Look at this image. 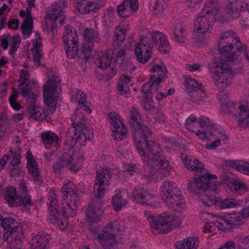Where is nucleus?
Masks as SVG:
<instances>
[{
    "label": "nucleus",
    "instance_id": "5fc2aeb1",
    "mask_svg": "<svg viewBox=\"0 0 249 249\" xmlns=\"http://www.w3.org/2000/svg\"><path fill=\"white\" fill-rule=\"evenodd\" d=\"M230 188L231 191L239 194H243L248 191L247 187L240 182L231 183Z\"/></svg>",
    "mask_w": 249,
    "mask_h": 249
},
{
    "label": "nucleus",
    "instance_id": "423d86ee",
    "mask_svg": "<svg viewBox=\"0 0 249 249\" xmlns=\"http://www.w3.org/2000/svg\"><path fill=\"white\" fill-rule=\"evenodd\" d=\"M160 196L165 205L174 210L177 211L178 208H183L185 206L181 191L172 181L163 183L160 188Z\"/></svg>",
    "mask_w": 249,
    "mask_h": 249
},
{
    "label": "nucleus",
    "instance_id": "5701e85b",
    "mask_svg": "<svg viewBox=\"0 0 249 249\" xmlns=\"http://www.w3.org/2000/svg\"><path fill=\"white\" fill-rule=\"evenodd\" d=\"M112 54V51L111 50H108L99 53L94 61L96 67L103 70L108 68L111 64Z\"/></svg>",
    "mask_w": 249,
    "mask_h": 249
},
{
    "label": "nucleus",
    "instance_id": "052dcab7",
    "mask_svg": "<svg viewBox=\"0 0 249 249\" xmlns=\"http://www.w3.org/2000/svg\"><path fill=\"white\" fill-rule=\"evenodd\" d=\"M18 236V237H14L13 236H11L9 238H11L9 244V246L7 249H20L21 246V241L19 239L21 236Z\"/></svg>",
    "mask_w": 249,
    "mask_h": 249
},
{
    "label": "nucleus",
    "instance_id": "4d7b16f0",
    "mask_svg": "<svg viewBox=\"0 0 249 249\" xmlns=\"http://www.w3.org/2000/svg\"><path fill=\"white\" fill-rule=\"evenodd\" d=\"M165 10L163 0H156L153 5V12L156 16L162 14Z\"/></svg>",
    "mask_w": 249,
    "mask_h": 249
},
{
    "label": "nucleus",
    "instance_id": "4be33fe9",
    "mask_svg": "<svg viewBox=\"0 0 249 249\" xmlns=\"http://www.w3.org/2000/svg\"><path fill=\"white\" fill-rule=\"evenodd\" d=\"M41 142L46 148H57L59 146L61 141L58 136L51 131L43 132L40 135Z\"/></svg>",
    "mask_w": 249,
    "mask_h": 249
},
{
    "label": "nucleus",
    "instance_id": "0eeeda50",
    "mask_svg": "<svg viewBox=\"0 0 249 249\" xmlns=\"http://www.w3.org/2000/svg\"><path fill=\"white\" fill-rule=\"evenodd\" d=\"M49 79L44 86L43 98L47 108L52 113L55 110L56 105L61 95L59 80Z\"/></svg>",
    "mask_w": 249,
    "mask_h": 249
},
{
    "label": "nucleus",
    "instance_id": "338daca9",
    "mask_svg": "<svg viewBox=\"0 0 249 249\" xmlns=\"http://www.w3.org/2000/svg\"><path fill=\"white\" fill-rule=\"evenodd\" d=\"M247 247H249V235L247 236L240 237L237 243L238 249H246Z\"/></svg>",
    "mask_w": 249,
    "mask_h": 249
},
{
    "label": "nucleus",
    "instance_id": "dca6fc26",
    "mask_svg": "<svg viewBox=\"0 0 249 249\" xmlns=\"http://www.w3.org/2000/svg\"><path fill=\"white\" fill-rule=\"evenodd\" d=\"M229 2L225 10L231 18H236L244 12L249 14V5L243 0H229Z\"/></svg>",
    "mask_w": 249,
    "mask_h": 249
},
{
    "label": "nucleus",
    "instance_id": "37998d69",
    "mask_svg": "<svg viewBox=\"0 0 249 249\" xmlns=\"http://www.w3.org/2000/svg\"><path fill=\"white\" fill-rule=\"evenodd\" d=\"M18 89L23 97H26L29 96L31 90L29 79H20Z\"/></svg>",
    "mask_w": 249,
    "mask_h": 249
},
{
    "label": "nucleus",
    "instance_id": "2eb2a0df",
    "mask_svg": "<svg viewBox=\"0 0 249 249\" xmlns=\"http://www.w3.org/2000/svg\"><path fill=\"white\" fill-rule=\"evenodd\" d=\"M77 191V187L71 181L64 184L61 188L63 199L67 200L68 206L73 211H77L78 209Z\"/></svg>",
    "mask_w": 249,
    "mask_h": 249
},
{
    "label": "nucleus",
    "instance_id": "c03bdc74",
    "mask_svg": "<svg viewBox=\"0 0 249 249\" xmlns=\"http://www.w3.org/2000/svg\"><path fill=\"white\" fill-rule=\"evenodd\" d=\"M122 196L119 194L114 195L112 198V203L113 208L117 211H120L127 203L126 199L122 200Z\"/></svg>",
    "mask_w": 249,
    "mask_h": 249
},
{
    "label": "nucleus",
    "instance_id": "e2e57ef3",
    "mask_svg": "<svg viewBox=\"0 0 249 249\" xmlns=\"http://www.w3.org/2000/svg\"><path fill=\"white\" fill-rule=\"evenodd\" d=\"M18 94V92L14 90L12 95L10 97L9 99L11 106L16 110H18L20 108L19 103L17 101Z\"/></svg>",
    "mask_w": 249,
    "mask_h": 249
},
{
    "label": "nucleus",
    "instance_id": "6e6d98bb",
    "mask_svg": "<svg viewBox=\"0 0 249 249\" xmlns=\"http://www.w3.org/2000/svg\"><path fill=\"white\" fill-rule=\"evenodd\" d=\"M20 41L21 38L19 35L12 37L11 45L9 50V53L11 55H13L19 47Z\"/></svg>",
    "mask_w": 249,
    "mask_h": 249
},
{
    "label": "nucleus",
    "instance_id": "72a5a7b5",
    "mask_svg": "<svg viewBox=\"0 0 249 249\" xmlns=\"http://www.w3.org/2000/svg\"><path fill=\"white\" fill-rule=\"evenodd\" d=\"M16 194L15 187L13 186L7 187L5 198L10 205L17 206L19 203L20 196Z\"/></svg>",
    "mask_w": 249,
    "mask_h": 249
},
{
    "label": "nucleus",
    "instance_id": "9d476101",
    "mask_svg": "<svg viewBox=\"0 0 249 249\" xmlns=\"http://www.w3.org/2000/svg\"><path fill=\"white\" fill-rule=\"evenodd\" d=\"M181 222L180 217L174 214L163 213L157 216V231L161 233L168 232L178 227Z\"/></svg>",
    "mask_w": 249,
    "mask_h": 249
},
{
    "label": "nucleus",
    "instance_id": "20e7f679",
    "mask_svg": "<svg viewBox=\"0 0 249 249\" xmlns=\"http://www.w3.org/2000/svg\"><path fill=\"white\" fill-rule=\"evenodd\" d=\"M217 178L216 175L209 173L196 176L194 179L189 181L188 190L196 195L199 201L204 205L210 207L216 201L214 194L219 183L212 180Z\"/></svg>",
    "mask_w": 249,
    "mask_h": 249
},
{
    "label": "nucleus",
    "instance_id": "aec40b11",
    "mask_svg": "<svg viewBox=\"0 0 249 249\" xmlns=\"http://www.w3.org/2000/svg\"><path fill=\"white\" fill-rule=\"evenodd\" d=\"M102 213L101 203L100 200H92L86 210V214L89 221L96 222L99 220Z\"/></svg>",
    "mask_w": 249,
    "mask_h": 249
},
{
    "label": "nucleus",
    "instance_id": "0e129e2a",
    "mask_svg": "<svg viewBox=\"0 0 249 249\" xmlns=\"http://www.w3.org/2000/svg\"><path fill=\"white\" fill-rule=\"evenodd\" d=\"M117 10L118 15L122 18H126L133 13L130 11L129 8L126 7L122 3L118 6Z\"/></svg>",
    "mask_w": 249,
    "mask_h": 249
},
{
    "label": "nucleus",
    "instance_id": "ddd939ff",
    "mask_svg": "<svg viewBox=\"0 0 249 249\" xmlns=\"http://www.w3.org/2000/svg\"><path fill=\"white\" fill-rule=\"evenodd\" d=\"M0 225L4 233V239H8L12 236L18 237L23 235L21 224L10 217L2 218Z\"/></svg>",
    "mask_w": 249,
    "mask_h": 249
},
{
    "label": "nucleus",
    "instance_id": "1a4fd4ad",
    "mask_svg": "<svg viewBox=\"0 0 249 249\" xmlns=\"http://www.w3.org/2000/svg\"><path fill=\"white\" fill-rule=\"evenodd\" d=\"M196 118L192 115L188 118L185 125L186 128L191 130L201 139L208 138L209 132L208 127L210 126V120L207 117L201 116L199 121H196Z\"/></svg>",
    "mask_w": 249,
    "mask_h": 249
},
{
    "label": "nucleus",
    "instance_id": "a878e982",
    "mask_svg": "<svg viewBox=\"0 0 249 249\" xmlns=\"http://www.w3.org/2000/svg\"><path fill=\"white\" fill-rule=\"evenodd\" d=\"M96 0L93 1H82L79 3V12L82 14H88L90 11L97 12L103 7L101 4L97 3Z\"/></svg>",
    "mask_w": 249,
    "mask_h": 249
},
{
    "label": "nucleus",
    "instance_id": "4468645a",
    "mask_svg": "<svg viewBox=\"0 0 249 249\" xmlns=\"http://www.w3.org/2000/svg\"><path fill=\"white\" fill-rule=\"evenodd\" d=\"M116 222L108 224L106 227L110 230V232L104 230L103 232L98 235V239L104 249H113L116 244L115 233L120 231V229L116 224Z\"/></svg>",
    "mask_w": 249,
    "mask_h": 249
},
{
    "label": "nucleus",
    "instance_id": "4c0bfd02",
    "mask_svg": "<svg viewBox=\"0 0 249 249\" xmlns=\"http://www.w3.org/2000/svg\"><path fill=\"white\" fill-rule=\"evenodd\" d=\"M10 157L11 158V164L13 166L19 164L21 153L19 142L18 141H16L15 143L13 144L10 150Z\"/></svg>",
    "mask_w": 249,
    "mask_h": 249
},
{
    "label": "nucleus",
    "instance_id": "6ab92c4d",
    "mask_svg": "<svg viewBox=\"0 0 249 249\" xmlns=\"http://www.w3.org/2000/svg\"><path fill=\"white\" fill-rule=\"evenodd\" d=\"M83 119L79 122V141L81 146L86 145L87 140H91L93 137L92 130L90 125L86 123L85 116H82Z\"/></svg>",
    "mask_w": 249,
    "mask_h": 249
},
{
    "label": "nucleus",
    "instance_id": "f03ea898",
    "mask_svg": "<svg viewBox=\"0 0 249 249\" xmlns=\"http://www.w3.org/2000/svg\"><path fill=\"white\" fill-rule=\"evenodd\" d=\"M218 50L221 58H214L209 64V72L213 76L218 77H232L237 71H233L227 64L238 62V53L244 52L245 58L249 61V56L241 44L239 39L231 31H226L221 34L219 39Z\"/></svg>",
    "mask_w": 249,
    "mask_h": 249
},
{
    "label": "nucleus",
    "instance_id": "cd10ccee",
    "mask_svg": "<svg viewBox=\"0 0 249 249\" xmlns=\"http://www.w3.org/2000/svg\"><path fill=\"white\" fill-rule=\"evenodd\" d=\"M26 11L27 13L26 18L21 24V29L23 34L29 36L33 32V20L30 8L27 7Z\"/></svg>",
    "mask_w": 249,
    "mask_h": 249
},
{
    "label": "nucleus",
    "instance_id": "f3484780",
    "mask_svg": "<svg viewBox=\"0 0 249 249\" xmlns=\"http://www.w3.org/2000/svg\"><path fill=\"white\" fill-rule=\"evenodd\" d=\"M74 155H71L65 154L60 157L57 161L54 163L53 168L55 173L60 172L63 167H66L69 170L74 173L77 171L76 159L74 158Z\"/></svg>",
    "mask_w": 249,
    "mask_h": 249
},
{
    "label": "nucleus",
    "instance_id": "69168bd1",
    "mask_svg": "<svg viewBox=\"0 0 249 249\" xmlns=\"http://www.w3.org/2000/svg\"><path fill=\"white\" fill-rule=\"evenodd\" d=\"M235 168L240 172L249 175V163L244 162H234Z\"/></svg>",
    "mask_w": 249,
    "mask_h": 249
},
{
    "label": "nucleus",
    "instance_id": "473e14b6",
    "mask_svg": "<svg viewBox=\"0 0 249 249\" xmlns=\"http://www.w3.org/2000/svg\"><path fill=\"white\" fill-rule=\"evenodd\" d=\"M87 98V95L79 89V110L84 111L89 114L92 112L90 108L92 104L88 101Z\"/></svg>",
    "mask_w": 249,
    "mask_h": 249
},
{
    "label": "nucleus",
    "instance_id": "a19ab883",
    "mask_svg": "<svg viewBox=\"0 0 249 249\" xmlns=\"http://www.w3.org/2000/svg\"><path fill=\"white\" fill-rule=\"evenodd\" d=\"M27 167L29 172L33 176L35 181L38 182H42V178L39 174L38 165L35 160H32L27 162Z\"/></svg>",
    "mask_w": 249,
    "mask_h": 249
},
{
    "label": "nucleus",
    "instance_id": "39448f33",
    "mask_svg": "<svg viewBox=\"0 0 249 249\" xmlns=\"http://www.w3.org/2000/svg\"><path fill=\"white\" fill-rule=\"evenodd\" d=\"M154 43L162 53H167L170 50L169 42L164 35L159 32L147 33L141 37L135 48L137 59L140 63L144 64L149 59Z\"/></svg>",
    "mask_w": 249,
    "mask_h": 249
},
{
    "label": "nucleus",
    "instance_id": "2f4dec72",
    "mask_svg": "<svg viewBox=\"0 0 249 249\" xmlns=\"http://www.w3.org/2000/svg\"><path fill=\"white\" fill-rule=\"evenodd\" d=\"M173 38L178 43H183L187 40V32L182 24L178 23L176 25Z\"/></svg>",
    "mask_w": 249,
    "mask_h": 249
},
{
    "label": "nucleus",
    "instance_id": "8fccbe9b",
    "mask_svg": "<svg viewBox=\"0 0 249 249\" xmlns=\"http://www.w3.org/2000/svg\"><path fill=\"white\" fill-rule=\"evenodd\" d=\"M210 127H208L209 132L208 138L210 136H214L216 137V140H219L222 137V135L224 134L225 131L223 130H220L216 128V126L210 123Z\"/></svg>",
    "mask_w": 249,
    "mask_h": 249
},
{
    "label": "nucleus",
    "instance_id": "c756f323",
    "mask_svg": "<svg viewBox=\"0 0 249 249\" xmlns=\"http://www.w3.org/2000/svg\"><path fill=\"white\" fill-rule=\"evenodd\" d=\"M240 110L238 124L241 127L249 126V109L248 106L240 105L237 107Z\"/></svg>",
    "mask_w": 249,
    "mask_h": 249
},
{
    "label": "nucleus",
    "instance_id": "bf43d9fd",
    "mask_svg": "<svg viewBox=\"0 0 249 249\" xmlns=\"http://www.w3.org/2000/svg\"><path fill=\"white\" fill-rule=\"evenodd\" d=\"M92 45L91 44H87L86 45L83 44V50L82 53L86 61L94 54L95 51L92 48Z\"/></svg>",
    "mask_w": 249,
    "mask_h": 249
},
{
    "label": "nucleus",
    "instance_id": "79ce46f5",
    "mask_svg": "<svg viewBox=\"0 0 249 249\" xmlns=\"http://www.w3.org/2000/svg\"><path fill=\"white\" fill-rule=\"evenodd\" d=\"M231 225L233 228V226L240 225L244 223V217L242 214L239 213H232L229 214L227 216Z\"/></svg>",
    "mask_w": 249,
    "mask_h": 249
},
{
    "label": "nucleus",
    "instance_id": "c85d7f7f",
    "mask_svg": "<svg viewBox=\"0 0 249 249\" xmlns=\"http://www.w3.org/2000/svg\"><path fill=\"white\" fill-rule=\"evenodd\" d=\"M82 35L84 37L83 43L84 45L87 44L92 45L94 42H98L100 40L98 32L93 29L86 28Z\"/></svg>",
    "mask_w": 249,
    "mask_h": 249
},
{
    "label": "nucleus",
    "instance_id": "774afa93",
    "mask_svg": "<svg viewBox=\"0 0 249 249\" xmlns=\"http://www.w3.org/2000/svg\"><path fill=\"white\" fill-rule=\"evenodd\" d=\"M245 203L246 206L242 211V215L244 218L249 217V197L245 200Z\"/></svg>",
    "mask_w": 249,
    "mask_h": 249
},
{
    "label": "nucleus",
    "instance_id": "680f3d73",
    "mask_svg": "<svg viewBox=\"0 0 249 249\" xmlns=\"http://www.w3.org/2000/svg\"><path fill=\"white\" fill-rule=\"evenodd\" d=\"M122 3L126 7L129 8L130 11L133 13L137 11L139 6L137 0H125Z\"/></svg>",
    "mask_w": 249,
    "mask_h": 249
},
{
    "label": "nucleus",
    "instance_id": "7c9ffc66",
    "mask_svg": "<svg viewBox=\"0 0 249 249\" xmlns=\"http://www.w3.org/2000/svg\"><path fill=\"white\" fill-rule=\"evenodd\" d=\"M162 79H150L144 83L142 88V91L145 94V98H148L149 94L152 92V90L156 91L159 88V84L162 82Z\"/></svg>",
    "mask_w": 249,
    "mask_h": 249
},
{
    "label": "nucleus",
    "instance_id": "ea45409f",
    "mask_svg": "<svg viewBox=\"0 0 249 249\" xmlns=\"http://www.w3.org/2000/svg\"><path fill=\"white\" fill-rule=\"evenodd\" d=\"M184 86L188 95L203 88V85L195 79H186Z\"/></svg>",
    "mask_w": 249,
    "mask_h": 249
},
{
    "label": "nucleus",
    "instance_id": "412c9836",
    "mask_svg": "<svg viewBox=\"0 0 249 249\" xmlns=\"http://www.w3.org/2000/svg\"><path fill=\"white\" fill-rule=\"evenodd\" d=\"M131 196L136 202L149 205H152V204L148 202L154 197L152 194L149 193L147 190H143L142 188H135L131 193Z\"/></svg>",
    "mask_w": 249,
    "mask_h": 249
},
{
    "label": "nucleus",
    "instance_id": "c9c22d12",
    "mask_svg": "<svg viewBox=\"0 0 249 249\" xmlns=\"http://www.w3.org/2000/svg\"><path fill=\"white\" fill-rule=\"evenodd\" d=\"M130 79H119L118 82L117 89L118 92L121 95L127 97V95L130 93L129 85L132 86V84L130 83Z\"/></svg>",
    "mask_w": 249,
    "mask_h": 249
},
{
    "label": "nucleus",
    "instance_id": "864d4df0",
    "mask_svg": "<svg viewBox=\"0 0 249 249\" xmlns=\"http://www.w3.org/2000/svg\"><path fill=\"white\" fill-rule=\"evenodd\" d=\"M222 222L216 221L215 225L220 230L226 232L229 231L231 229H232L231 225L227 216L223 217L222 219Z\"/></svg>",
    "mask_w": 249,
    "mask_h": 249
},
{
    "label": "nucleus",
    "instance_id": "58836bf2",
    "mask_svg": "<svg viewBox=\"0 0 249 249\" xmlns=\"http://www.w3.org/2000/svg\"><path fill=\"white\" fill-rule=\"evenodd\" d=\"M29 116L35 120H40L47 116L44 109L39 106H34L28 108Z\"/></svg>",
    "mask_w": 249,
    "mask_h": 249
},
{
    "label": "nucleus",
    "instance_id": "f8f14e48",
    "mask_svg": "<svg viewBox=\"0 0 249 249\" xmlns=\"http://www.w3.org/2000/svg\"><path fill=\"white\" fill-rule=\"evenodd\" d=\"M111 174L109 169L100 168L96 171V176L94 185V193L95 197L100 199L104 196L105 186L109 184V180Z\"/></svg>",
    "mask_w": 249,
    "mask_h": 249
},
{
    "label": "nucleus",
    "instance_id": "393cba45",
    "mask_svg": "<svg viewBox=\"0 0 249 249\" xmlns=\"http://www.w3.org/2000/svg\"><path fill=\"white\" fill-rule=\"evenodd\" d=\"M182 159L184 165L189 170L201 173L204 169V165L196 158L185 157Z\"/></svg>",
    "mask_w": 249,
    "mask_h": 249
},
{
    "label": "nucleus",
    "instance_id": "3c124183",
    "mask_svg": "<svg viewBox=\"0 0 249 249\" xmlns=\"http://www.w3.org/2000/svg\"><path fill=\"white\" fill-rule=\"evenodd\" d=\"M77 109V107L75 110L74 115L71 117V127L69 130V132L70 134L73 133V136L72 137L75 139H77L76 136L77 135L78 127V120L77 119V115L76 114Z\"/></svg>",
    "mask_w": 249,
    "mask_h": 249
},
{
    "label": "nucleus",
    "instance_id": "13d9d810",
    "mask_svg": "<svg viewBox=\"0 0 249 249\" xmlns=\"http://www.w3.org/2000/svg\"><path fill=\"white\" fill-rule=\"evenodd\" d=\"M145 216L147 217L151 227L157 230L158 227V223L157 222V216H154L152 213L149 211H145L144 212Z\"/></svg>",
    "mask_w": 249,
    "mask_h": 249
},
{
    "label": "nucleus",
    "instance_id": "f704fd0d",
    "mask_svg": "<svg viewBox=\"0 0 249 249\" xmlns=\"http://www.w3.org/2000/svg\"><path fill=\"white\" fill-rule=\"evenodd\" d=\"M198 245L197 240L190 237L183 241H178L176 244L177 249H196Z\"/></svg>",
    "mask_w": 249,
    "mask_h": 249
},
{
    "label": "nucleus",
    "instance_id": "09e8293b",
    "mask_svg": "<svg viewBox=\"0 0 249 249\" xmlns=\"http://www.w3.org/2000/svg\"><path fill=\"white\" fill-rule=\"evenodd\" d=\"M240 202L232 198H228L224 199L220 203V209L233 208L240 205Z\"/></svg>",
    "mask_w": 249,
    "mask_h": 249
},
{
    "label": "nucleus",
    "instance_id": "de8ad7c7",
    "mask_svg": "<svg viewBox=\"0 0 249 249\" xmlns=\"http://www.w3.org/2000/svg\"><path fill=\"white\" fill-rule=\"evenodd\" d=\"M231 79H213V82L219 92H222L231 83Z\"/></svg>",
    "mask_w": 249,
    "mask_h": 249
},
{
    "label": "nucleus",
    "instance_id": "e433bc0d",
    "mask_svg": "<svg viewBox=\"0 0 249 249\" xmlns=\"http://www.w3.org/2000/svg\"><path fill=\"white\" fill-rule=\"evenodd\" d=\"M190 100L194 103L201 104L207 100V96L203 88L188 95Z\"/></svg>",
    "mask_w": 249,
    "mask_h": 249
},
{
    "label": "nucleus",
    "instance_id": "49530a36",
    "mask_svg": "<svg viewBox=\"0 0 249 249\" xmlns=\"http://www.w3.org/2000/svg\"><path fill=\"white\" fill-rule=\"evenodd\" d=\"M64 10L59 8L56 4H53L51 6V9L48 16L53 21H56L60 16H63Z\"/></svg>",
    "mask_w": 249,
    "mask_h": 249
},
{
    "label": "nucleus",
    "instance_id": "bb28decb",
    "mask_svg": "<svg viewBox=\"0 0 249 249\" xmlns=\"http://www.w3.org/2000/svg\"><path fill=\"white\" fill-rule=\"evenodd\" d=\"M150 71L152 74V78H163L169 76L166 68L161 61L155 63L151 67Z\"/></svg>",
    "mask_w": 249,
    "mask_h": 249
},
{
    "label": "nucleus",
    "instance_id": "9b49d317",
    "mask_svg": "<svg viewBox=\"0 0 249 249\" xmlns=\"http://www.w3.org/2000/svg\"><path fill=\"white\" fill-rule=\"evenodd\" d=\"M66 32L63 34V41L66 43V52L70 59H74L78 55V35L72 27L66 26Z\"/></svg>",
    "mask_w": 249,
    "mask_h": 249
},
{
    "label": "nucleus",
    "instance_id": "603ef678",
    "mask_svg": "<svg viewBox=\"0 0 249 249\" xmlns=\"http://www.w3.org/2000/svg\"><path fill=\"white\" fill-rule=\"evenodd\" d=\"M222 108L225 110L226 112L234 114L236 112L237 107L239 106L237 104H234L231 101H225L222 102Z\"/></svg>",
    "mask_w": 249,
    "mask_h": 249
},
{
    "label": "nucleus",
    "instance_id": "b1692460",
    "mask_svg": "<svg viewBox=\"0 0 249 249\" xmlns=\"http://www.w3.org/2000/svg\"><path fill=\"white\" fill-rule=\"evenodd\" d=\"M51 236L44 232L39 233L30 241L31 249H44L48 245Z\"/></svg>",
    "mask_w": 249,
    "mask_h": 249
},
{
    "label": "nucleus",
    "instance_id": "a18cd8bd",
    "mask_svg": "<svg viewBox=\"0 0 249 249\" xmlns=\"http://www.w3.org/2000/svg\"><path fill=\"white\" fill-rule=\"evenodd\" d=\"M125 30L120 27H117L114 31L113 41L115 45H120L125 38Z\"/></svg>",
    "mask_w": 249,
    "mask_h": 249
},
{
    "label": "nucleus",
    "instance_id": "f257e3e1",
    "mask_svg": "<svg viewBox=\"0 0 249 249\" xmlns=\"http://www.w3.org/2000/svg\"><path fill=\"white\" fill-rule=\"evenodd\" d=\"M130 115L129 124L133 131L138 153L143 157V160L151 161L152 166L157 167L159 170H163L161 173L169 174L171 169L169 163L161 155L159 145L149 140L151 131L142 123L141 116L135 107L131 108Z\"/></svg>",
    "mask_w": 249,
    "mask_h": 249
},
{
    "label": "nucleus",
    "instance_id": "a211bd4d",
    "mask_svg": "<svg viewBox=\"0 0 249 249\" xmlns=\"http://www.w3.org/2000/svg\"><path fill=\"white\" fill-rule=\"evenodd\" d=\"M118 117V115L114 112L108 114V118L111 120V123L113 127V137L115 140L119 141L125 138L126 130L124 128L123 124Z\"/></svg>",
    "mask_w": 249,
    "mask_h": 249
},
{
    "label": "nucleus",
    "instance_id": "6e6552de",
    "mask_svg": "<svg viewBox=\"0 0 249 249\" xmlns=\"http://www.w3.org/2000/svg\"><path fill=\"white\" fill-rule=\"evenodd\" d=\"M50 204L49 209L52 216L53 223L61 231H64L67 227V216L66 210L63 208L58 209L56 194L51 189L49 197Z\"/></svg>",
    "mask_w": 249,
    "mask_h": 249
},
{
    "label": "nucleus",
    "instance_id": "7ed1b4c3",
    "mask_svg": "<svg viewBox=\"0 0 249 249\" xmlns=\"http://www.w3.org/2000/svg\"><path fill=\"white\" fill-rule=\"evenodd\" d=\"M220 9L217 0H207L194 22V38L198 45H203L206 42V35L213 26V21L217 19L216 15Z\"/></svg>",
    "mask_w": 249,
    "mask_h": 249
}]
</instances>
